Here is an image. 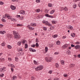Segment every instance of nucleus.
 <instances>
[{"instance_id": "nucleus-1", "label": "nucleus", "mask_w": 80, "mask_h": 80, "mask_svg": "<svg viewBox=\"0 0 80 80\" xmlns=\"http://www.w3.org/2000/svg\"><path fill=\"white\" fill-rule=\"evenodd\" d=\"M13 34L14 35V38L15 39H17V38H20V36L19 35H18V32L15 31H14L13 32Z\"/></svg>"}, {"instance_id": "nucleus-2", "label": "nucleus", "mask_w": 80, "mask_h": 80, "mask_svg": "<svg viewBox=\"0 0 80 80\" xmlns=\"http://www.w3.org/2000/svg\"><path fill=\"white\" fill-rule=\"evenodd\" d=\"M43 66H39L36 67L35 69L36 71H39V70H41L43 69Z\"/></svg>"}, {"instance_id": "nucleus-3", "label": "nucleus", "mask_w": 80, "mask_h": 80, "mask_svg": "<svg viewBox=\"0 0 80 80\" xmlns=\"http://www.w3.org/2000/svg\"><path fill=\"white\" fill-rule=\"evenodd\" d=\"M27 28H29V30H34V28H32L30 25H28L27 26Z\"/></svg>"}, {"instance_id": "nucleus-4", "label": "nucleus", "mask_w": 80, "mask_h": 80, "mask_svg": "<svg viewBox=\"0 0 80 80\" xmlns=\"http://www.w3.org/2000/svg\"><path fill=\"white\" fill-rule=\"evenodd\" d=\"M5 69H6V67H4L3 68H0V72H5Z\"/></svg>"}, {"instance_id": "nucleus-5", "label": "nucleus", "mask_w": 80, "mask_h": 80, "mask_svg": "<svg viewBox=\"0 0 80 80\" xmlns=\"http://www.w3.org/2000/svg\"><path fill=\"white\" fill-rule=\"evenodd\" d=\"M45 16H46V17H49V18H54V17H53V16L52 15H50L48 14H46L45 15Z\"/></svg>"}, {"instance_id": "nucleus-6", "label": "nucleus", "mask_w": 80, "mask_h": 80, "mask_svg": "<svg viewBox=\"0 0 80 80\" xmlns=\"http://www.w3.org/2000/svg\"><path fill=\"white\" fill-rule=\"evenodd\" d=\"M52 58H48L47 59H46V60L47 62H52Z\"/></svg>"}, {"instance_id": "nucleus-7", "label": "nucleus", "mask_w": 80, "mask_h": 80, "mask_svg": "<svg viewBox=\"0 0 80 80\" xmlns=\"http://www.w3.org/2000/svg\"><path fill=\"white\" fill-rule=\"evenodd\" d=\"M68 46V44H66L62 46V48H66Z\"/></svg>"}, {"instance_id": "nucleus-8", "label": "nucleus", "mask_w": 80, "mask_h": 80, "mask_svg": "<svg viewBox=\"0 0 80 80\" xmlns=\"http://www.w3.org/2000/svg\"><path fill=\"white\" fill-rule=\"evenodd\" d=\"M8 19H10L11 21H13V22H16L17 20H15V19L12 18V16H10V18H9Z\"/></svg>"}, {"instance_id": "nucleus-9", "label": "nucleus", "mask_w": 80, "mask_h": 80, "mask_svg": "<svg viewBox=\"0 0 80 80\" xmlns=\"http://www.w3.org/2000/svg\"><path fill=\"white\" fill-rule=\"evenodd\" d=\"M21 14H22L23 15H24L25 13V12L23 10H21L19 12Z\"/></svg>"}, {"instance_id": "nucleus-10", "label": "nucleus", "mask_w": 80, "mask_h": 80, "mask_svg": "<svg viewBox=\"0 0 80 80\" xmlns=\"http://www.w3.org/2000/svg\"><path fill=\"white\" fill-rule=\"evenodd\" d=\"M10 8L12 9V10H15L16 9V7L15 6H13V5H11Z\"/></svg>"}, {"instance_id": "nucleus-11", "label": "nucleus", "mask_w": 80, "mask_h": 80, "mask_svg": "<svg viewBox=\"0 0 80 80\" xmlns=\"http://www.w3.org/2000/svg\"><path fill=\"white\" fill-rule=\"evenodd\" d=\"M80 48V45H78L75 46V48L76 49H78L79 48Z\"/></svg>"}, {"instance_id": "nucleus-12", "label": "nucleus", "mask_w": 80, "mask_h": 80, "mask_svg": "<svg viewBox=\"0 0 80 80\" xmlns=\"http://www.w3.org/2000/svg\"><path fill=\"white\" fill-rule=\"evenodd\" d=\"M6 33V32L5 31H0V34L1 33L2 35H3L4 33Z\"/></svg>"}, {"instance_id": "nucleus-13", "label": "nucleus", "mask_w": 80, "mask_h": 80, "mask_svg": "<svg viewBox=\"0 0 80 80\" xmlns=\"http://www.w3.org/2000/svg\"><path fill=\"white\" fill-rule=\"evenodd\" d=\"M37 24L35 23H31V26L32 27H36Z\"/></svg>"}, {"instance_id": "nucleus-14", "label": "nucleus", "mask_w": 80, "mask_h": 80, "mask_svg": "<svg viewBox=\"0 0 80 80\" xmlns=\"http://www.w3.org/2000/svg\"><path fill=\"white\" fill-rule=\"evenodd\" d=\"M68 28L70 29V30H73V27L71 26H68Z\"/></svg>"}, {"instance_id": "nucleus-15", "label": "nucleus", "mask_w": 80, "mask_h": 80, "mask_svg": "<svg viewBox=\"0 0 80 80\" xmlns=\"http://www.w3.org/2000/svg\"><path fill=\"white\" fill-rule=\"evenodd\" d=\"M75 65V64H71L70 65L69 67L70 68H72V67H74Z\"/></svg>"}, {"instance_id": "nucleus-16", "label": "nucleus", "mask_w": 80, "mask_h": 80, "mask_svg": "<svg viewBox=\"0 0 80 80\" xmlns=\"http://www.w3.org/2000/svg\"><path fill=\"white\" fill-rule=\"evenodd\" d=\"M55 10L53 9L51 10V11L50 12V14H53V13H55Z\"/></svg>"}, {"instance_id": "nucleus-17", "label": "nucleus", "mask_w": 80, "mask_h": 80, "mask_svg": "<svg viewBox=\"0 0 80 80\" xmlns=\"http://www.w3.org/2000/svg\"><path fill=\"white\" fill-rule=\"evenodd\" d=\"M48 22L47 21H46L45 20H43L42 21V23H45L46 25H47V24Z\"/></svg>"}, {"instance_id": "nucleus-18", "label": "nucleus", "mask_w": 80, "mask_h": 80, "mask_svg": "<svg viewBox=\"0 0 80 80\" xmlns=\"http://www.w3.org/2000/svg\"><path fill=\"white\" fill-rule=\"evenodd\" d=\"M51 22L53 24H56L57 23V21L55 20L52 21Z\"/></svg>"}, {"instance_id": "nucleus-19", "label": "nucleus", "mask_w": 80, "mask_h": 80, "mask_svg": "<svg viewBox=\"0 0 80 80\" xmlns=\"http://www.w3.org/2000/svg\"><path fill=\"white\" fill-rule=\"evenodd\" d=\"M17 79V77L16 76H13L12 78L11 79L12 80H15Z\"/></svg>"}, {"instance_id": "nucleus-20", "label": "nucleus", "mask_w": 80, "mask_h": 80, "mask_svg": "<svg viewBox=\"0 0 80 80\" xmlns=\"http://www.w3.org/2000/svg\"><path fill=\"white\" fill-rule=\"evenodd\" d=\"M6 18H10V16L9 14H6Z\"/></svg>"}, {"instance_id": "nucleus-21", "label": "nucleus", "mask_w": 80, "mask_h": 80, "mask_svg": "<svg viewBox=\"0 0 80 80\" xmlns=\"http://www.w3.org/2000/svg\"><path fill=\"white\" fill-rule=\"evenodd\" d=\"M71 35L72 37H75V33H72L71 34Z\"/></svg>"}, {"instance_id": "nucleus-22", "label": "nucleus", "mask_w": 80, "mask_h": 80, "mask_svg": "<svg viewBox=\"0 0 80 80\" xmlns=\"http://www.w3.org/2000/svg\"><path fill=\"white\" fill-rule=\"evenodd\" d=\"M56 44H57V45H60V42L59 41H56Z\"/></svg>"}, {"instance_id": "nucleus-23", "label": "nucleus", "mask_w": 80, "mask_h": 80, "mask_svg": "<svg viewBox=\"0 0 80 80\" xmlns=\"http://www.w3.org/2000/svg\"><path fill=\"white\" fill-rule=\"evenodd\" d=\"M52 37L53 38H57L58 37V35L57 34H55L52 35Z\"/></svg>"}, {"instance_id": "nucleus-24", "label": "nucleus", "mask_w": 80, "mask_h": 80, "mask_svg": "<svg viewBox=\"0 0 80 80\" xmlns=\"http://www.w3.org/2000/svg\"><path fill=\"white\" fill-rule=\"evenodd\" d=\"M61 63L62 65H64L65 63V61L63 60H61Z\"/></svg>"}, {"instance_id": "nucleus-25", "label": "nucleus", "mask_w": 80, "mask_h": 80, "mask_svg": "<svg viewBox=\"0 0 80 80\" xmlns=\"http://www.w3.org/2000/svg\"><path fill=\"white\" fill-rule=\"evenodd\" d=\"M38 17L39 18H43V16L42 15H39L38 16Z\"/></svg>"}, {"instance_id": "nucleus-26", "label": "nucleus", "mask_w": 80, "mask_h": 80, "mask_svg": "<svg viewBox=\"0 0 80 80\" xmlns=\"http://www.w3.org/2000/svg\"><path fill=\"white\" fill-rule=\"evenodd\" d=\"M7 47L8 49H11L12 48V46L10 45H8Z\"/></svg>"}, {"instance_id": "nucleus-27", "label": "nucleus", "mask_w": 80, "mask_h": 80, "mask_svg": "<svg viewBox=\"0 0 80 80\" xmlns=\"http://www.w3.org/2000/svg\"><path fill=\"white\" fill-rule=\"evenodd\" d=\"M5 43L4 42H3L1 44V46H2V47H4V46H5Z\"/></svg>"}, {"instance_id": "nucleus-28", "label": "nucleus", "mask_w": 80, "mask_h": 80, "mask_svg": "<svg viewBox=\"0 0 80 80\" xmlns=\"http://www.w3.org/2000/svg\"><path fill=\"white\" fill-rule=\"evenodd\" d=\"M63 10L64 11H67V10H68V8L67 7H65V8H63Z\"/></svg>"}, {"instance_id": "nucleus-29", "label": "nucleus", "mask_w": 80, "mask_h": 80, "mask_svg": "<svg viewBox=\"0 0 80 80\" xmlns=\"http://www.w3.org/2000/svg\"><path fill=\"white\" fill-rule=\"evenodd\" d=\"M40 9L39 8L38 9H37L35 10L36 12H40Z\"/></svg>"}, {"instance_id": "nucleus-30", "label": "nucleus", "mask_w": 80, "mask_h": 80, "mask_svg": "<svg viewBox=\"0 0 80 80\" xmlns=\"http://www.w3.org/2000/svg\"><path fill=\"white\" fill-rule=\"evenodd\" d=\"M55 67H56L57 68H59V65H58V63H56L55 64Z\"/></svg>"}, {"instance_id": "nucleus-31", "label": "nucleus", "mask_w": 80, "mask_h": 80, "mask_svg": "<svg viewBox=\"0 0 80 80\" xmlns=\"http://www.w3.org/2000/svg\"><path fill=\"white\" fill-rule=\"evenodd\" d=\"M45 52H48V47H45Z\"/></svg>"}, {"instance_id": "nucleus-32", "label": "nucleus", "mask_w": 80, "mask_h": 80, "mask_svg": "<svg viewBox=\"0 0 80 80\" xmlns=\"http://www.w3.org/2000/svg\"><path fill=\"white\" fill-rule=\"evenodd\" d=\"M5 60V59L3 58H0V61L1 62L2 61H4Z\"/></svg>"}, {"instance_id": "nucleus-33", "label": "nucleus", "mask_w": 80, "mask_h": 80, "mask_svg": "<svg viewBox=\"0 0 80 80\" xmlns=\"http://www.w3.org/2000/svg\"><path fill=\"white\" fill-rule=\"evenodd\" d=\"M21 44H22V41H19L18 43V45H21Z\"/></svg>"}, {"instance_id": "nucleus-34", "label": "nucleus", "mask_w": 80, "mask_h": 80, "mask_svg": "<svg viewBox=\"0 0 80 80\" xmlns=\"http://www.w3.org/2000/svg\"><path fill=\"white\" fill-rule=\"evenodd\" d=\"M9 65L12 67V68H15V66L13 64H10Z\"/></svg>"}, {"instance_id": "nucleus-35", "label": "nucleus", "mask_w": 80, "mask_h": 80, "mask_svg": "<svg viewBox=\"0 0 80 80\" xmlns=\"http://www.w3.org/2000/svg\"><path fill=\"white\" fill-rule=\"evenodd\" d=\"M15 60L16 62H18V58L17 57H16L15 58Z\"/></svg>"}, {"instance_id": "nucleus-36", "label": "nucleus", "mask_w": 80, "mask_h": 80, "mask_svg": "<svg viewBox=\"0 0 80 80\" xmlns=\"http://www.w3.org/2000/svg\"><path fill=\"white\" fill-rule=\"evenodd\" d=\"M18 52H22L23 49L22 48H19V50H18Z\"/></svg>"}, {"instance_id": "nucleus-37", "label": "nucleus", "mask_w": 80, "mask_h": 80, "mask_svg": "<svg viewBox=\"0 0 80 80\" xmlns=\"http://www.w3.org/2000/svg\"><path fill=\"white\" fill-rule=\"evenodd\" d=\"M46 25H47L48 26H49V27H50L51 25V24H50L49 22H48V23L46 24Z\"/></svg>"}, {"instance_id": "nucleus-38", "label": "nucleus", "mask_w": 80, "mask_h": 80, "mask_svg": "<svg viewBox=\"0 0 80 80\" xmlns=\"http://www.w3.org/2000/svg\"><path fill=\"white\" fill-rule=\"evenodd\" d=\"M48 11H49V10H48L47 9H46L44 11V12H45L46 13H47L48 12Z\"/></svg>"}, {"instance_id": "nucleus-39", "label": "nucleus", "mask_w": 80, "mask_h": 80, "mask_svg": "<svg viewBox=\"0 0 80 80\" xmlns=\"http://www.w3.org/2000/svg\"><path fill=\"white\" fill-rule=\"evenodd\" d=\"M23 26V25H22V24H18L17 25V27H22Z\"/></svg>"}, {"instance_id": "nucleus-40", "label": "nucleus", "mask_w": 80, "mask_h": 80, "mask_svg": "<svg viewBox=\"0 0 80 80\" xmlns=\"http://www.w3.org/2000/svg\"><path fill=\"white\" fill-rule=\"evenodd\" d=\"M1 21H2V22H6V20H5L3 18H2L1 19Z\"/></svg>"}, {"instance_id": "nucleus-41", "label": "nucleus", "mask_w": 80, "mask_h": 80, "mask_svg": "<svg viewBox=\"0 0 80 80\" xmlns=\"http://www.w3.org/2000/svg\"><path fill=\"white\" fill-rule=\"evenodd\" d=\"M42 28L45 31H46L47 30V28L45 27H43Z\"/></svg>"}, {"instance_id": "nucleus-42", "label": "nucleus", "mask_w": 80, "mask_h": 80, "mask_svg": "<svg viewBox=\"0 0 80 80\" xmlns=\"http://www.w3.org/2000/svg\"><path fill=\"white\" fill-rule=\"evenodd\" d=\"M35 79V78L34 77L32 76L31 77V80H34Z\"/></svg>"}, {"instance_id": "nucleus-43", "label": "nucleus", "mask_w": 80, "mask_h": 80, "mask_svg": "<svg viewBox=\"0 0 80 80\" xmlns=\"http://www.w3.org/2000/svg\"><path fill=\"white\" fill-rule=\"evenodd\" d=\"M48 6L49 7H52V4L50 3L48 4Z\"/></svg>"}, {"instance_id": "nucleus-44", "label": "nucleus", "mask_w": 80, "mask_h": 80, "mask_svg": "<svg viewBox=\"0 0 80 80\" xmlns=\"http://www.w3.org/2000/svg\"><path fill=\"white\" fill-rule=\"evenodd\" d=\"M59 53L58 52H54V54H55V55H58Z\"/></svg>"}, {"instance_id": "nucleus-45", "label": "nucleus", "mask_w": 80, "mask_h": 80, "mask_svg": "<svg viewBox=\"0 0 80 80\" xmlns=\"http://www.w3.org/2000/svg\"><path fill=\"white\" fill-rule=\"evenodd\" d=\"M3 76H4V74L2 73L0 74V77H3Z\"/></svg>"}, {"instance_id": "nucleus-46", "label": "nucleus", "mask_w": 80, "mask_h": 80, "mask_svg": "<svg viewBox=\"0 0 80 80\" xmlns=\"http://www.w3.org/2000/svg\"><path fill=\"white\" fill-rule=\"evenodd\" d=\"M63 76L64 77H67L68 76V75L67 74H64L63 75Z\"/></svg>"}, {"instance_id": "nucleus-47", "label": "nucleus", "mask_w": 80, "mask_h": 80, "mask_svg": "<svg viewBox=\"0 0 80 80\" xmlns=\"http://www.w3.org/2000/svg\"><path fill=\"white\" fill-rule=\"evenodd\" d=\"M33 62H34V64H35V65H37V61H36L35 60H34Z\"/></svg>"}, {"instance_id": "nucleus-48", "label": "nucleus", "mask_w": 80, "mask_h": 80, "mask_svg": "<svg viewBox=\"0 0 80 80\" xmlns=\"http://www.w3.org/2000/svg\"><path fill=\"white\" fill-rule=\"evenodd\" d=\"M76 7H77V5L76 4H74L73 5V8H76Z\"/></svg>"}, {"instance_id": "nucleus-49", "label": "nucleus", "mask_w": 80, "mask_h": 80, "mask_svg": "<svg viewBox=\"0 0 80 80\" xmlns=\"http://www.w3.org/2000/svg\"><path fill=\"white\" fill-rule=\"evenodd\" d=\"M26 42V41L25 40H24L22 41V44H24L25 43V42Z\"/></svg>"}, {"instance_id": "nucleus-50", "label": "nucleus", "mask_w": 80, "mask_h": 80, "mask_svg": "<svg viewBox=\"0 0 80 80\" xmlns=\"http://www.w3.org/2000/svg\"><path fill=\"white\" fill-rule=\"evenodd\" d=\"M36 2L37 3H39V2H40V0H36Z\"/></svg>"}, {"instance_id": "nucleus-51", "label": "nucleus", "mask_w": 80, "mask_h": 80, "mask_svg": "<svg viewBox=\"0 0 80 80\" xmlns=\"http://www.w3.org/2000/svg\"><path fill=\"white\" fill-rule=\"evenodd\" d=\"M3 4H4L3 2L2 1H0V5H3Z\"/></svg>"}, {"instance_id": "nucleus-52", "label": "nucleus", "mask_w": 80, "mask_h": 80, "mask_svg": "<svg viewBox=\"0 0 80 80\" xmlns=\"http://www.w3.org/2000/svg\"><path fill=\"white\" fill-rule=\"evenodd\" d=\"M54 80H59L60 79H59V78H54Z\"/></svg>"}, {"instance_id": "nucleus-53", "label": "nucleus", "mask_w": 80, "mask_h": 80, "mask_svg": "<svg viewBox=\"0 0 80 80\" xmlns=\"http://www.w3.org/2000/svg\"><path fill=\"white\" fill-rule=\"evenodd\" d=\"M28 47V45L26 44L25 45V48H27Z\"/></svg>"}, {"instance_id": "nucleus-54", "label": "nucleus", "mask_w": 80, "mask_h": 80, "mask_svg": "<svg viewBox=\"0 0 80 80\" xmlns=\"http://www.w3.org/2000/svg\"><path fill=\"white\" fill-rule=\"evenodd\" d=\"M12 2H18V0H12Z\"/></svg>"}, {"instance_id": "nucleus-55", "label": "nucleus", "mask_w": 80, "mask_h": 80, "mask_svg": "<svg viewBox=\"0 0 80 80\" xmlns=\"http://www.w3.org/2000/svg\"><path fill=\"white\" fill-rule=\"evenodd\" d=\"M3 18H6V14L5 15H3L2 16Z\"/></svg>"}, {"instance_id": "nucleus-56", "label": "nucleus", "mask_w": 80, "mask_h": 80, "mask_svg": "<svg viewBox=\"0 0 80 80\" xmlns=\"http://www.w3.org/2000/svg\"><path fill=\"white\" fill-rule=\"evenodd\" d=\"M20 20H22L23 19V17L21 16L20 17Z\"/></svg>"}, {"instance_id": "nucleus-57", "label": "nucleus", "mask_w": 80, "mask_h": 80, "mask_svg": "<svg viewBox=\"0 0 80 80\" xmlns=\"http://www.w3.org/2000/svg\"><path fill=\"white\" fill-rule=\"evenodd\" d=\"M36 47H38V46H39V45L38 44V43H36Z\"/></svg>"}, {"instance_id": "nucleus-58", "label": "nucleus", "mask_w": 80, "mask_h": 80, "mask_svg": "<svg viewBox=\"0 0 80 80\" xmlns=\"http://www.w3.org/2000/svg\"><path fill=\"white\" fill-rule=\"evenodd\" d=\"M75 44H80V42H75Z\"/></svg>"}, {"instance_id": "nucleus-59", "label": "nucleus", "mask_w": 80, "mask_h": 80, "mask_svg": "<svg viewBox=\"0 0 80 80\" xmlns=\"http://www.w3.org/2000/svg\"><path fill=\"white\" fill-rule=\"evenodd\" d=\"M36 42H38L39 41H38V38H36Z\"/></svg>"}, {"instance_id": "nucleus-60", "label": "nucleus", "mask_w": 80, "mask_h": 80, "mask_svg": "<svg viewBox=\"0 0 80 80\" xmlns=\"http://www.w3.org/2000/svg\"><path fill=\"white\" fill-rule=\"evenodd\" d=\"M8 60L9 61V62H10V61H12V59L10 58H8Z\"/></svg>"}, {"instance_id": "nucleus-61", "label": "nucleus", "mask_w": 80, "mask_h": 80, "mask_svg": "<svg viewBox=\"0 0 80 80\" xmlns=\"http://www.w3.org/2000/svg\"><path fill=\"white\" fill-rule=\"evenodd\" d=\"M53 28H54V27L53 26L51 27L50 28L51 30H53Z\"/></svg>"}, {"instance_id": "nucleus-62", "label": "nucleus", "mask_w": 80, "mask_h": 80, "mask_svg": "<svg viewBox=\"0 0 80 80\" xmlns=\"http://www.w3.org/2000/svg\"><path fill=\"white\" fill-rule=\"evenodd\" d=\"M49 73L51 74L52 73V71H49L48 72Z\"/></svg>"}, {"instance_id": "nucleus-63", "label": "nucleus", "mask_w": 80, "mask_h": 80, "mask_svg": "<svg viewBox=\"0 0 80 80\" xmlns=\"http://www.w3.org/2000/svg\"><path fill=\"white\" fill-rule=\"evenodd\" d=\"M29 50L30 51V52H32V50H33V49H32V48H29Z\"/></svg>"}, {"instance_id": "nucleus-64", "label": "nucleus", "mask_w": 80, "mask_h": 80, "mask_svg": "<svg viewBox=\"0 0 80 80\" xmlns=\"http://www.w3.org/2000/svg\"><path fill=\"white\" fill-rule=\"evenodd\" d=\"M31 47H32L34 48V47H35V45L33 44V45H31Z\"/></svg>"}]
</instances>
